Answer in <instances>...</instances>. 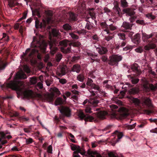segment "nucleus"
I'll list each match as a JSON object with an SVG mask.
<instances>
[{
    "instance_id": "nucleus-1",
    "label": "nucleus",
    "mask_w": 157,
    "mask_h": 157,
    "mask_svg": "<svg viewBox=\"0 0 157 157\" xmlns=\"http://www.w3.org/2000/svg\"><path fill=\"white\" fill-rule=\"evenodd\" d=\"M43 36L38 35L34 36L31 43V48H27L25 53H23L22 57L26 61L30 60L32 62L36 59V57L39 60L42 58L41 54L39 52V50L45 53L47 45V43L43 40Z\"/></svg>"
},
{
    "instance_id": "nucleus-2",
    "label": "nucleus",
    "mask_w": 157,
    "mask_h": 157,
    "mask_svg": "<svg viewBox=\"0 0 157 157\" xmlns=\"http://www.w3.org/2000/svg\"><path fill=\"white\" fill-rule=\"evenodd\" d=\"M52 33L53 37L50 38L49 41V45L50 49V53L54 55L57 52L58 48L57 46L61 47V51L64 53H68L70 52L71 50V46L72 43L69 44V46L66 48L67 46L68 41L67 40H63L60 41L61 38L60 33L58 30L53 29L52 30Z\"/></svg>"
},
{
    "instance_id": "nucleus-3",
    "label": "nucleus",
    "mask_w": 157,
    "mask_h": 157,
    "mask_svg": "<svg viewBox=\"0 0 157 157\" xmlns=\"http://www.w3.org/2000/svg\"><path fill=\"white\" fill-rule=\"evenodd\" d=\"M23 85V83L21 81L14 80L11 81L10 83H6V84L1 85L0 87L3 90L8 88H11L22 94L26 98H31L32 97L33 92L30 90L23 91V87H22Z\"/></svg>"
},
{
    "instance_id": "nucleus-4",
    "label": "nucleus",
    "mask_w": 157,
    "mask_h": 157,
    "mask_svg": "<svg viewBox=\"0 0 157 157\" xmlns=\"http://www.w3.org/2000/svg\"><path fill=\"white\" fill-rule=\"evenodd\" d=\"M108 115V113L104 111H100L93 114V116L90 115H85L82 111H79L78 114V118L80 120H84L85 121V124L87 121L92 122L95 121L97 118L100 119H104L105 118L106 116Z\"/></svg>"
},
{
    "instance_id": "nucleus-5",
    "label": "nucleus",
    "mask_w": 157,
    "mask_h": 157,
    "mask_svg": "<svg viewBox=\"0 0 157 157\" xmlns=\"http://www.w3.org/2000/svg\"><path fill=\"white\" fill-rule=\"evenodd\" d=\"M142 40L144 42H146L148 43V45H145L144 47V49L148 51L150 49H154L156 47V44L154 42H151L148 40L152 37H157V33H152L150 35H148L145 33H142Z\"/></svg>"
},
{
    "instance_id": "nucleus-6",
    "label": "nucleus",
    "mask_w": 157,
    "mask_h": 157,
    "mask_svg": "<svg viewBox=\"0 0 157 157\" xmlns=\"http://www.w3.org/2000/svg\"><path fill=\"white\" fill-rule=\"evenodd\" d=\"M97 97H96L93 98H91L89 100L87 99L85 100L83 103V105H85L88 102L91 105L89 106H86L85 109V111L86 113H91L93 112L92 110L94 109V111H98L99 109L98 108H95L92 109V107H96L98 106V103L99 102V101L97 99Z\"/></svg>"
},
{
    "instance_id": "nucleus-7",
    "label": "nucleus",
    "mask_w": 157,
    "mask_h": 157,
    "mask_svg": "<svg viewBox=\"0 0 157 157\" xmlns=\"http://www.w3.org/2000/svg\"><path fill=\"white\" fill-rule=\"evenodd\" d=\"M143 104L146 106L147 109L144 110V113L150 115L155 112L154 106L151 102V101L149 98L144 99L143 101Z\"/></svg>"
},
{
    "instance_id": "nucleus-8",
    "label": "nucleus",
    "mask_w": 157,
    "mask_h": 157,
    "mask_svg": "<svg viewBox=\"0 0 157 157\" xmlns=\"http://www.w3.org/2000/svg\"><path fill=\"white\" fill-rule=\"evenodd\" d=\"M122 57L118 55L113 54L110 56L108 63L111 66H117L118 63L121 61Z\"/></svg>"
},
{
    "instance_id": "nucleus-9",
    "label": "nucleus",
    "mask_w": 157,
    "mask_h": 157,
    "mask_svg": "<svg viewBox=\"0 0 157 157\" xmlns=\"http://www.w3.org/2000/svg\"><path fill=\"white\" fill-rule=\"evenodd\" d=\"M131 70L132 73V74L136 77H139L141 74L142 71L140 68L139 65L136 63H134L131 65Z\"/></svg>"
},
{
    "instance_id": "nucleus-10",
    "label": "nucleus",
    "mask_w": 157,
    "mask_h": 157,
    "mask_svg": "<svg viewBox=\"0 0 157 157\" xmlns=\"http://www.w3.org/2000/svg\"><path fill=\"white\" fill-rule=\"evenodd\" d=\"M120 117L121 118L126 117L129 115V110L124 107H121L118 109Z\"/></svg>"
},
{
    "instance_id": "nucleus-11",
    "label": "nucleus",
    "mask_w": 157,
    "mask_h": 157,
    "mask_svg": "<svg viewBox=\"0 0 157 157\" xmlns=\"http://www.w3.org/2000/svg\"><path fill=\"white\" fill-rule=\"evenodd\" d=\"M60 112L64 116L69 117L71 115V110L67 107H62L61 109H59Z\"/></svg>"
},
{
    "instance_id": "nucleus-12",
    "label": "nucleus",
    "mask_w": 157,
    "mask_h": 157,
    "mask_svg": "<svg viewBox=\"0 0 157 157\" xmlns=\"http://www.w3.org/2000/svg\"><path fill=\"white\" fill-rule=\"evenodd\" d=\"M135 9L130 8H127L124 9L123 11L124 13L126 14V15L131 16L135 14V12L134 11Z\"/></svg>"
},
{
    "instance_id": "nucleus-13",
    "label": "nucleus",
    "mask_w": 157,
    "mask_h": 157,
    "mask_svg": "<svg viewBox=\"0 0 157 157\" xmlns=\"http://www.w3.org/2000/svg\"><path fill=\"white\" fill-rule=\"evenodd\" d=\"M35 27L36 29L40 28L42 29H45L46 26V23L45 21L40 22L38 19L35 21Z\"/></svg>"
},
{
    "instance_id": "nucleus-14",
    "label": "nucleus",
    "mask_w": 157,
    "mask_h": 157,
    "mask_svg": "<svg viewBox=\"0 0 157 157\" xmlns=\"http://www.w3.org/2000/svg\"><path fill=\"white\" fill-rule=\"evenodd\" d=\"M131 40L132 42L136 44H139L141 41L140 34L137 33L132 38Z\"/></svg>"
},
{
    "instance_id": "nucleus-15",
    "label": "nucleus",
    "mask_w": 157,
    "mask_h": 157,
    "mask_svg": "<svg viewBox=\"0 0 157 157\" xmlns=\"http://www.w3.org/2000/svg\"><path fill=\"white\" fill-rule=\"evenodd\" d=\"M63 97L64 100L60 97L56 99L55 102V104L56 105L63 104L64 102H66L67 99L66 97L64 95H63Z\"/></svg>"
},
{
    "instance_id": "nucleus-16",
    "label": "nucleus",
    "mask_w": 157,
    "mask_h": 157,
    "mask_svg": "<svg viewBox=\"0 0 157 157\" xmlns=\"http://www.w3.org/2000/svg\"><path fill=\"white\" fill-rule=\"evenodd\" d=\"M66 67H63L60 68L56 71L57 75L60 77L64 75L66 73Z\"/></svg>"
},
{
    "instance_id": "nucleus-17",
    "label": "nucleus",
    "mask_w": 157,
    "mask_h": 157,
    "mask_svg": "<svg viewBox=\"0 0 157 157\" xmlns=\"http://www.w3.org/2000/svg\"><path fill=\"white\" fill-rule=\"evenodd\" d=\"M27 77L26 74L21 71H19L16 73L15 78L17 79H25Z\"/></svg>"
},
{
    "instance_id": "nucleus-18",
    "label": "nucleus",
    "mask_w": 157,
    "mask_h": 157,
    "mask_svg": "<svg viewBox=\"0 0 157 157\" xmlns=\"http://www.w3.org/2000/svg\"><path fill=\"white\" fill-rule=\"evenodd\" d=\"M68 15L70 20L75 21L77 20L78 15L72 12H70L68 13Z\"/></svg>"
},
{
    "instance_id": "nucleus-19",
    "label": "nucleus",
    "mask_w": 157,
    "mask_h": 157,
    "mask_svg": "<svg viewBox=\"0 0 157 157\" xmlns=\"http://www.w3.org/2000/svg\"><path fill=\"white\" fill-rule=\"evenodd\" d=\"M71 149L72 151H75L79 152V153L83 155L85 152H81V150L80 146H77L74 144H72L71 146Z\"/></svg>"
},
{
    "instance_id": "nucleus-20",
    "label": "nucleus",
    "mask_w": 157,
    "mask_h": 157,
    "mask_svg": "<svg viewBox=\"0 0 157 157\" xmlns=\"http://www.w3.org/2000/svg\"><path fill=\"white\" fill-rule=\"evenodd\" d=\"M126 43V41L123 40L121 42H120L119 44H115L114 48L115 50H118L120 48H122L124 46Z\"/></svg>"
},
{
    "instance_id": "nucleus-21",
    "label": "nucleus",
    "mask_w": 157,
    "mask_h": 157,
    "mask_svg": "<svg viewBox=\"0 0 157 157\" xmlns=\"http://www.w3.org/2000/svg\"><path fill=\"white\" fill-rule=\"evenodd\" d=\"M54 94H49L45 97L46 100L49 102L52 103L54 101Z\"/></svg>"
},
{
    "instance_id": "nucleus-22",
    "label": "nucleus",
    "mask_w": 157,
    "mask_h": 157,
    "mask_svg": "<svg viewBox=\"0 0 157 157\" xmlns=\"http://www.w3.org/2000/svg\"><path fill=\"white\" fill-rule=\"evenodd\" d=\"M100 25L101 28L104 30L105 32H106L107 34L109 33V31L108 30V25L105 22H100Z\"/></svg>"
},
{
    "instance_id": "nucleus-23",
    "label": "nucleus",
    "mask_w": 157,
    "mask_h": 157,
    "mask_svg": "<svg viewBox=\"0 0 157 157\" xmlns=\"http://www.w3.org/2000/svg\"><path fill=\"white\" fill-rule=\"evenodd\" d=\"M133 25V24L130 23L129 22H123L122 27L125 29L131 30Z\"/></svg>"
},
{
    "instance_id": "nucleus-24",
    "label": "nucleus",
    "mask_w": 157,
    "mask_h": 157,
    "mask_svg": "<svg viewBox=\"0 0 157 157\" xmlns=\"http://www.w3.org/2000/svg\"><path fill=\"white\" fill-rule=\"evenodd\" d=\"M97 51L100 54H104L108 52L107 48L103 47H100L97 48Z\"/></svg>"
},
{
    "instance_id": "nucleus-25",
    "label": "nucleus",
    "mask_w": 157,
    "mask_h": 157,
    "mask_svg": "<svg viewBox=\"0 0 157 157\" xmlns=\"http://www.w3.org/2000/svg\"><path fill=\"white\" fill-rule=\"evenodd\" d=\"M81 69V67L79 64H75L73 66L71 69V71L78 73L80 71Z\"/></svg>"
},
{
    "instance_id": "nucleus-26",
    "label": "nucleus",
    "mask_w": 157,
    "mask_h": 157,
    "mask_svg": "<svg viewBox=\"0 0 157 157\" xmlns=\"http://www.w3.org/2000/svg\"><path fill=\"white\" fill-rule=\"evenodd\" d=\"M113 9L115 13L117 14L118 16H120L122 14L121 9L119 7L118 5H115L113 8Z\"/></svg>"
},
{
    "instance_id": "nucleus-27",
    "label": "nucleus",
    "mask_w": 157,
    "mask_h": 157,
    "mask_svg": "<svg viewBox=\"0 0 157 157\" xmlns=\"http://www.w3.org/2000/svg\"><path fill=\"white\" fill-rule=\"evenodd\" d=\"M8 63L4 60L0 59V70H4Z\"/></svg>"
},
{
    "instance_id": "nucleus-28",
    "label": "nucleus",
    "mask_w": 157,
    "mask_h": 157,
    "mask_svg": "<svg viewBox=\"0 0 157 157\" xmlns=\"http://www.w3.org/2000/svg\"><path fill=\"white\" fill-rule=\"evenodd\" d=\"M117 27L114 25L113 24H111L108 25V30L109 31V33L108 34L109 35H113V33H111L110 31H113L116 30L117 29Z\"/></svg>"
},
{
    "instance_id": "nucleus-29",
    "label": "nucleus",
    "mask_w": 157,
    "mask_h": 157,
    "mask_svg": "<svg viewBox=\"0 0 157 157\" xmlns=\"http://www.w3.org/2000/svg\"><path fill=\"white\" fill-rule=\"evenodd\" d=\"M129 94L131 95H134L139 92V90L136 88H133L130 89L129 91Z\"/></svg>"
},
{
    "instance_id": "nucleus-30",
    "label": "nucleus",
    "mask_w": 157,
    "mask_h": 157,
    "mask_svg": "<svg viewBox=\"0 0 157 157\" xmlns=\"http://www.w3.org/2000/svg\"><path fill=\"white\" fill-rule=\"evenodd\" d=\"M131 99L133 102L135 104V105L138 106H140V102L139 99L137 98H134L132 97H131Z\"/></svg>"
},
{
    "instance_id": "nucleus-31",
    "label": "nucleus",
    "mask_w": 157,
    "mask_h": 157,
    "mask_svg": "<svg viewBox=\"0 0 157 157\" xmlns=\"http://www.w3.org/2000/svg\"><path fill=\"white\" fill-rule=\"evenodd\" d=\"M87 21V22L86 24L85 28V29H86L88 30H90L93 27V23H91L89 21Z\"/></svg>"
},
{
    "instance_id": "nucleus-32",
    "label": "nucleus",
    "mask_w": 157,
    "mask_h": 157,
    "mask_svg": "<svg viewBox=\"0 0 157 157\" xmlns=\"http://www.w3.org/2000/svg\"><path fill=\"white\" fill-rule=\"evenodd\" d=\"M118 35L120 39L123 40H125V35L124 33H119L118 34Z\"/></svg>"
},
{
    "instance_id": "nucleus-33",
    "label": "nucleus",
    "mask_w": 157,
    "mask_h": 157,
    "mask_svg": "<svg viewBox=\"0 0 157 157\" xmlns=\"http://www.w3.org/2000/svg\"><path fill=\"white\" fill-rule=\"evenodd\" d=\"M63 29L66 31L71 30V27L69 24H66L63 25Z\"/></svg>"
},
{
    "instance_id": "nucleus-34",
    "label": "nucleus",
    "mask_w": 157,
    "mask_h": 157,
    "mask_svg": "<svg viewBox=\"0 0 157 157\" xmlns=\"http://www.w3.org/2000/svg\"><path fill=\"white\" fill-rule=\"evenodd\" d=\"M140 80L138 78H135L132 76L131 77V81L133 84H137L139 81Z\"/></svg>"
},
{
    "instance_id": "nucleus-35",
    "label": "nucleus",
    "mask_w": 157,
    "mask_h": 157,
    "mask_svg": "<svg viewBox=\"0 0 157 157\" xmlns=\"http://www.w3.org/2000/svg\"><path fill=\"white\" fill-rule=\"evenodd\" d=\"M149 87L151 90L153 91L157 89V84L155 85L152 84H149Z\"/></svg>"
},
{
    "instance_id": "nucleus-36",
    "label": "nucleus",
    "mask_w": 157,
    "mask_h": 157,
    "mask_svg": "<svg viewBox=\"0 0 157 157\" xmlns=\"http://www.w3.org/2000/svg\"><path fill=\"white\" fill-rule=\"evenodd\" d=\"M122 31L124 32L127 33V34H128V36L132 39V38L133 37L132 35L134 33L133 32L130 31H126L124 29L122 30Z\"/></svg>"
},
{
    "instance_id": "nucleus-37",
    "label": "nucleus",
    "mask_w": 157,
    "mask_h": 157,
    "mask_svg": "<svg viewBox=\"0 0 157 157\" xmlns=\"http://www.w3.org/2000/svg\"><path fill=\"white\" fill-rule=\"evenodd\" d=\"M87 31L85 30L84 29H82L81 30L79 31H75V33L78 34H83L85 35L86 34V33Z\"/></svg>"
},
{
    "instance_id": "nucleus-38",
    "label": "nucleus",
    "mask_w": 157,
    "mask_h": 157,
    "mask_svg": "<svg viewBox=\"0 0 157 157\" xmlns=\"http://www.w3.org/2000/svg\"><path fill=\"white\" fill-rule=\"evenodd\" d=\"M77 78L79 81L81 82H83L84 79V77L82 74H80L78 75Z\"/></svg>"
},
{
    "instance_id": "nucleus-39",
    "label": "nucleus",
    "mask_w": 157,
    "mask_h": 157,
    "mask_svg": "<svg viewBox=\"0 0 157 157\" xmlns=\"http://www.w3.org/2000/svg\"><path fill=\"white\" fill-rule=\"evenodd\" d=\"M121 6L123 7H127L128 6V3L126 0H121Z\"/></svg>"
},
{
    "instance_id": "nucleus-40",
    "label": "nucleus",
    "mask_w": 157,
    "mask_h": 157,
    "mask_svg": "<svg viewBox=\"0 0 157 157\" xmlns=\"http://www.w3.org/2000/svg\"><path fill=\"white\" fill-rule=\"evenodd\" d=\"M0 141H1L2 139L6 138V134L3 132H0Z\"/></svg>"
},
{
    "instance_id": "nucleus-41",
    "label": "nucleus",
    "mask_w": 157,
    "mask_h": 157,
    "mask_svg": "<svg viewBox=\"0 0 157 157\" xmlns=\"http://www.w3.org/2000/svg\"><path fill=\"white\" fill-rule=\"evenodd\" d=\"M89 13L92 19L94 20L95 22H96V21L95 20L96 18L95 12H91L90 11L89 12Z\"/></svg>"
},
{
    "instance_id": "nucleus-42",
    "label": "nucleus",
    "mask_w": 157,
    "mask_h": 157,
    "mask_svg": "<svg viewBox=\"0 0 157 157\" xmlns=\"http://www.w3.org/2000/svg\"><path fill=\"white\" fill-rule=\"evenodd\" d=\"M90 87L94 90H98V91H99L100 90L99 86L98 85H96L95 83L93 84Z\"/></svg>"
},
{
    "instance_id": "nucleus-43",
    "label": "nucleus",
    "mask_w": 157,
    "mask_h": 157,
    "mask_svg": "<svg viewBox=\"0 0 157 157\" xmlns=\"http://www.w3.org/2000/svg\"><path fill=\"white\" fill-rule=\"evenodd\" d=\"M115 133L117 135L118 139H120L123 136V134L122 132H119L117 131L115 132Z\"/></svg>"
},
{
    "instance_id": "nucleus-44",
    "label": "nucleus",
    "mask_w": 157,
    "mask_h": 157,
    "mask_svg": "<svg viewBox=\"0 0 157 157\" xmlns=\"http://www.w3.org/2000/svg\"><path fill=\"white\" fill-rule=\"evenodd\" d=\"M137 17V16L134 15L130 16V17L129 19V20L130 22L131 23L135 21V20L136 19Z\"/></svg>"
},
{
    "instance_id": "nucleus-45",
    "label": "nucleus",
    "mask_w": 157,
    "mask_h": 157,
    "mask_svg": "<svg viewBox=\"0 0 157 157\" xmlns=\"http://www.w3.org/2000/svg\"><path fill=\"white\" fill-rule=\"evenodd\" d=\"M93 81L91 79L88 78L86 84L87 85L90 86L91 87L92 85L94 84V83H93Z\"/></svg>"
},
{
    "instance_id": "nucleus-46",
    "label": "nucleus",
    "mask_w": 157,
    "mask_h": 157,
    "mask_svg": "<svg viewBox=\"0 0 157 157\" xmlns=\"http://www.w3.org/2000/svg\"><path fill=\"white\" fill-rule=\"evenodd\" d=\"M19 118L21 122L27 121L29 120L28 117H26L24 116L20 117Z\"/></svg>"
},
{
    "instance_id": "nucleus-47",
    "label": "nucleus",
    "mask_w": 157,
    "mask_h": 157,
    "mask_svg": "<svg viewBox=\"0 0 157 157\" xmlns=\"http://www.w3.org/2000/svg\"><path fill=\"white\" fill-rule=\"evenodd\" d=\"M70 35L73 39H78L79 38V37L76 35L74 34L73 33H70Z\"/></svg>"
},
{
    "instance_id": "nucleus-48",
    "label": "nucleus",
    "mask_w": 157,
    "mask_h": 157,
    "mask_svg": "<svg viewBox=\"0 0 157 157\" xmlns=\"http://www.w3.org/2000/svg\"><path fill=\"white\" fill-rule=\"evenodd\" d=\"M24 131L26 133L30 132L32 130L31 126H30L27 128H25L23 129Z\"/></svg>"
},
{
    "instance_id": "nucleus-49",
    "label": "nucleus",
    "mask_w": 157,
    "mask_h": 157,
    "mask_svg": "<svg viewBox=\"0 0 157 157\" xmlns=\"http://www.w3.org/2000/svg\"><path fill=\"white\" fill-rule=\"evenodd\" d=\"M62 55L61 54H58L56 56V59L57 62H59L61 59Z\"/></svg>"
},
{
    "instance_id": "nucleus-50",
    "label": "nucleus",
    "mask_w": 157,
    "mask_h": 157,
    "mask_svg": "<svg viewBox=\"0 0 157 157\" xmlns=\"http://www.w3.org/2000/svg\"><path fill=\"white\" fill-rule=\"evenodd\" d=\"M21 24L20 25V27L19 28V32L22 35L23 31V30H25V27H23L22 25H21Z\"/></svg>"
},
{
    "instance_id": "nucleus-51",
    "label": "nucleus",
    "mask_w": 157,
    "mask_h": 157,
    "mask_svg": "<svg viewBox=\"0 0 157 157\" xmlns=\"http://www.w3.org/2000/svg\"><path fill=\"white\" fill-rule=\"evenodd\" d=\"M8 3L9 6L10 7H13L15 6V3L13 0H9Z\"/></svg>"
},
{
    "instance_id": "nucleus-52",
    "label": "nucleus",
    "mask_w": 157,
    "mask_h": 157,
    "mask_svg": "<svg viewBox=\"0 0 157 157\" xmlns=\"http://www.w3.org/2000/svg\"><path fill=\"white\" fill-rule=\"evenodd\" d=\"M87 154L88 155L92 156L93 155H97V153L96 151H94L90 150H88L87 151Z\"/></svg>"
},
{
    "instance_id": "nucleus-53",
    "label": "nucleus",
    "mask_w": 157,
    "mask_h": 157,
    "mask_svg": "<svg viewBox=\"0 0 157 157\" xmlns=\"http://www.w3.org/2000/svg\"><path fill=\"white\" fill-rule=\"evenodd\" d=\"M136 125V123L132 125H128L126 126L127 128L128 129H132L134 128Z\"/></svg>"
},
{
    "instance_id": "nucleus-54",
    "label": "nucleus",
    "mask_w": 157,
    "mask_h": 157,
    "mask_svg": "<svg viewBox=\"0 0 157 157\" xmlns=\"http://www.w3.org/2000/svg\"><path fill=\"white\" fill-rule=\"evenodd\" d=\"M27 13L26 12H25L23 15V16L22 17H21V18H20L18 20V21H20L22 20L25 19L27 16Z\"/></svg>"
},
{
    "instance_id": "nucleus-55",
    "label": "nucleus",
    "mask_w": 157,
    "mask_h": 157,
    "mask_svg": "<svg viewBox=\"0 0 157 157\" xmlns=\"http://www.w3.org/2000/svg\"><path fill=\"white\" fill-rule=\"evenodd\" d=\"M109 35L108 36H106L105 37V39L107 41H109L110 40H111L113 37V35Z\"/></svg>"
},
{
    "instance_id": "nucleus-56",
    "label": "nucleus",
    "mask_w": 157,
    "mask_h": 157,
    "mask_svg": "<svg viewBox=\"0 0 157 157\" xmlns=\"http://www.w3.org/2000/svg\"><path fill=\"white\" fill-rule=\"evenodd\" d=\"M26 142L27 144H29L32 143L33 142V140L32 138H30L26 139Z\"/></svg>"
},
{
    "instance_id": "nucleus-57",
    "label": "nucleus",
    "mask_w": 157,
    "mask_h": 157,
    "mask_svg": "<svg viewBox=\"0 0 157 157\" xmlns=\"http://www.w3.org/2000/svg\"><path fill=\"white\" fill-rule=\"evenodd\" d=\"M135 50L137 52L141 53L143 51V49L142 47H139L136 49Z\"/></svg>"
},
{
    "instance_id": "nucleus-58",
    "label": "nucleus",
    "mask_w": 157,
    "mask_h": 157,
    "mask_svg": "<svg viewBox=\"0 0 157 157\" xmlns=\"http://www.w3.org/2000/svg\"><path fill=\"white\" fill-rule=\"evenodd\" d=\"M53 91L57 95L60 94V91L59 90V89L56 88H54L53 89Z\"/></svg>"
},
{
    "instance_id": "nucleus-59",
    "label": "nucleus",
    "mask_w": 157,
    "mask_h": 157,
    "mask_svg": "<svg viewBox=\"0 0 157 157\" xmlns=\"http://www.w3.org/2000/svg\"><path fill=\"white\" fill-rule=\"evenodd\" d=\"M136 23L141 25H144L145 24L144 21L143 20H137L136 21Z\"/></svg>"
},
{
    "instance_id": "nucleus-60",
    "label": "nucleus",
    "mask_w": 157,
    "mask_h": 157,
    "mask_svg": "<svg viewBox=\"0 0 157 157\" xmlns=\"http://www.w3.org/2000/svg\"><path fill=\"white\" fill-rule=\"evenodd\" d=\"M132 49V47L131 46L127 45L126 47L123 48V51H128L131 50Z\"/></svg>"
},
{
    "instance_id": "nucleus-61",
    "label": "nucleus",
    "mask_w": 157,
    "mask_h": 157,
    "mask_svg": "<svg viewBox=\"0 0 157 157\" xmlns=\"http://www.w3.org/2000/svg\"><path fill=\"white\" fill-rule=\"evenodd\" d=\"M31 82L33 84H35L37 82V79L35 77H32L31 79Z\"/></svg>"
},
{
    "instance_id": "nucleus-62",
    "label": "nucleus",
    "mask_w": 157,
    "mask_h": 157,
    "mask_svg": "<svg viewBox=\"0 0 157 157\" xmlns=\"http://www.w3.org/2000/svg\"><path fill=\"white\" fill-rule=\"evenodd\" d=\"M101 59L103 62H106L108 60V57L106 55H103L101 56Z\"/></svg>"
},
{
    "instance_id": "nucleus-63",
    "label": "nucleus",
    "mask_w": 157,
    "mask_h": 157,
    "mask_svg": "<svg viewBox=\"0 0 157 157\" xmlns=\"http://www.w3.org/2000/svg\"><path fill=\"white\" fill-rule=\"evenodd\" d=\"M59 82L62 84H64L67 83V80L64 78H61L59 79Z\"/></svg>"
},
{
    "instance_id": "nucleus-64",
    "label": "nucleus",
    "mask_w": 157,
    "mask_h": 157,
    "mask_svg": "<svg viewBox=\"0 0 157 157\" xmlns=\"http://www.w3.org/2000/svg\"><path fill=\"white\" fill-rule=\"evenodd\" d=\"M78 153H79V152L77 151H74L73 154V157H80V155L78 154Z\"/></svg>"
}]
</instances>
